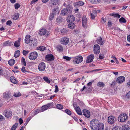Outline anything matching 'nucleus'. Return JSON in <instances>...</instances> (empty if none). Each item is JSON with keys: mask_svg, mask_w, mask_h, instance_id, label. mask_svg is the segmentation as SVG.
<instances>
[{"mask_svg": "<svg viewBox=\"0 0 130 130\" xmlns=\"http://www.w3.org/2000/svg\"><path fill=\"white\" fill-rule=\"evenodd\" d=\"M100 123L96 119H93L90 122V126L92 129L96 130Z\"/></svg>", "mask_w": 130, "mask_h": 130, "instance_id": "f257e3e1", "label": "nucleus"}, {"mask_svg": "<svg viewBox=\"0 0 130 130\" xmlns=\"http://www.w3.org/2000/svg\"><path fill=\"white\" fill-rule=\"evenodd\" d=\"M83 60V58L82 56L79 55L74 58L73 62L74 64H77L81 63Z\"/></svg>", "mask_w": 130, "mask_h": 130, "instance_id": "f03ea898", "label": "nucleus"}, {"mask_svg": "<svg viewBox=\"0 0 130 130\" xmlns=\"http://www.w3.org/2000/svg\"><path fill=\"white\" fill-rule=\"evenodd\" d=\"M128 116L126 114H122L118 117V120L121 122H125L127 119Z\"/></svg>", "mask_w": 130, "mask_h": 130, "instance_id": "7ed1b4c3", "label": "nucleus"}, {"mask_svg": "<svg viewBox=\"0 0 130 130\" xmlns=\"http://www.w3.org/2000/svg\"><path fill=\"white\" fill-rule=\"evenodd\" d=\"M38 56V54L36 52L31 53L29 55V58L31 60L36 59Z\"/></svg>", "mask_w": 130, "mask_h": 130, "instance_id": "20e7f679", "label": "nucleus"}, {"mask_svg": "<svg viewBox=\"0 0 130 130\" xmlns=\"http://www.w3.org/2000/svg\"><path fill=\"white\" fill-rule=\"evenodd\" d=\"M116 121L115 117L113 116H110L109 117L108 119V122L111 124H114Z\"/></svg>", "mask_w": 130, "mask_h": 130, "instance_id": "39448f33", "label": "nucleus"}, {"mask_svg": "<svg viewBox=\"0 0 130 130\" xmlns=\"http://www.w3.org/2000/svg\"><path fill=\"white\" fill-rule=\"evenodd\" d=\"M46 65L45 63L41 62L39 64L38 68L39 70L41 71H44L45 69Z\"/></svg>", "mask_w": 130, "mask_h": 130, "instance_id": "423d86ee", "label": "nucleus"}, {"mask_svg": "<svg viewBox=\"0 0 130 130\" xmlns=\"http://www.w3.org/2000/svg\"><path fill=\"white\" fill-rule=\"evenodd\" d=\"M72 8H70V9L67 7L66 9H63L61 11V14L63 15H66L68 13H70L71 11Z\"/></svg>", "mask_w": 130, "mask_h": 130, "instance_id": "0eeeda50", "label": "nucleus"}, {"mask_svg": "<svg viewBox=\"0 0 130 130\" xmlns=\"http://www.w3.org/2000/svg\"><path fill=\"white\" fill-rule=\"evenodd\" d=\"M69 38L66 37L62 38L60 41L61 43L64 45H67L69 43Z\"/></svg>", "mask_w": 130, "mask_h": 130, "instance_id": "6e6552de", "label": "nucleus"}, {"mask_svg": "<svg viewBox=\"0 0 130 130\" xmlns=\"http://www.w3.org/2000/svg\"><path fill=\"white\" fill-rule=\"evenodd\" d=\"M93 50L95 54H99L100 51V48L99 45L97 44L94 45Z\"/></svg>", "mask_w": 130, "mask_h": 130, "instance_id": "1a4fd4ad", "label": "nucleus"}, {"mask_svg": "<svg viewBox=\"0 0 130 130\" xmlns=\"http://www.w3.org/2000/svg\"><path fill=\"white\" fill-rule=\"evenodd\" d=\"M45 59L48 61H53L54 59V57L52 54H49L46 55Z\"/></svg>", "mask_w": 130, "mask_h": 130, "instance_id": "9d476101", "label": "nucleus"}, {"mask_svg": "<svg viewBox=\"0 0 130 130\" xmlns=\"http://www.w3.org/2000/svg\"><path fill=\"white\" fill-rule=\"evenodd\" d=\"M4 116L7 118H9L12 115V112L10 110H5L4 112Z\"/></svg>", "mask_w": 130, "mask_h": 130, "instance_id": "9b49d317", "label": "nucleus"}, {"mask_svg": "<svg viewBox=\"0 0 130 130\" xmlns=\"http://www.w3.org/2000/svg\"><path fill=\"white\" fill-rule=\"evenodd\" d=\"M125 80V77L122 76H119L116 79V82L119 83H122Z\"/></svg>", "mask_w": 130, "mask_h": 130, "instance_id": "f8f14e48", "label": "nucleus"}, {"mask_svg": "<svg viewBox=\"0 0 130 130\" xmlns=\"http://www.w3.org/2000/svg\"><path fill=\"white\" fill-rule=\"evenodd\" d=\"M59 0H51V5L50 6L51 8H54V6L58 5V1Z\"/></svg>", "mask_w": 130, "mask_h": 130, "instance_id": "ddd939ff", "label": "nucleus"}, {"mask_svg": "<svg viewBox=\"0 0 130 130\" xmlns=\"http://www.w3.org/2000/svg\"><path fill=\"white\" fill-rule=\"evenodd\" d=\"M94 56L93 54H91L89 56L86 60V62L89 63L92 61L94 59Z\"/></svg>", "mask_w": 130, "mask_h": 130, "instance_id": "4468645a", "label": "nucleus"}, {"mask_svg": "<svg viewBox=\"0 0 130 130\" xmlns=\"http://www.w3.org/2000/svg\"><path fill=\"white\" fill-rule=\"evenodd\" d=\"M84 115L87 118H89L90 116V111L86 109H84L83 111Z\"/></svg>", "mask_w": 130, "mask_h": 130, "instance_id": "2eb2a0df", "label": "nucleus"}, {"mask_svg": "<svg viewBox=\"0 0 130 130\" xmlns=\"http://www.w3.org/2000/svg\"><path fill=\"white\" fill-rule=\"evenodd\" d=\"M47 32L46 29H42L39 30L38 34L40 36L44 35L47 33Z\"/></svg>", "mask_w": 130, "mask_h": 130, "instance_id": "dca6fc26", "label": "nucleus"}, {"mask_svg": "<svg viewBox=\"0 0 130 130\" xmlns=\"http://www.w3.org/2000/svg\"><path fill=\"white\" fill-rule=\"evenodd\" d=\"M90 15L91 18L94 19L95 17L97 15V12L94 9L92 11V12L90 13Z\"/></svg>", "mask_w": 130, "mask_h": 130, "instance_id": "f3484780", "label": "nucleus"}, {"mask_svg": "<svg viewBox=\"0 0 130 130\" xmlns=\"http://www.w3.org/2000/svg\"><path fill=\"white\" fill-rule=\"evenodd\" d=\"M52 105V103H48L47 105L43 106L41 108V110L43 111H45L47 109Z\"/></svg>", "mask_w": 130, "mask_h": 130, "instance_id": "a211bd4d", "label": "nucleus"}, {"mask_svg": "<svg viewBox=\"0 0 130 130\" xmlns=\"http://www.w3.org/2000/svg\"><path fill=\"white\" fill-rule=\"evenodd\" d=\"M82 22L83 26L84 27H85L87 23V19L86 17H84L82 18Z\"/></svg>", "mask_w": 130, "mask_h": 130, "instance_id": "6ab92c4d", "label": "nucleus"}, {"mask_svg": "<svg viewBox=\"0 0 130 130\" xmlns=\"http://www.w3.org/2000/svg\"><path fill=\"white\" fill-rule=\"evenodd\" d=\"M21 39L20 38H18V40L16 41L14 43V46L16 47H18L20 45V42L21 41Z\"/></svg>", "mask_w": 130, "mask_h": 130, "instance_id": "aec40b11", "label": "nucleus"}, {"mask_svg": "<svg viewBox=\"0 0 130 130\" xmlns=\"http://www.w3.org/2000/svg\"><path fill=\"white\" fill-rule=\"evenodd\" d=\"M31 37V36L29 35H27L26 36L25 39V42L27 44L29 43L31 41L30 38Z\"/></svg>", "mask_w": 130, "mask_h": 130, "instance_id": "412c9836", "label": "nucleus"}, {"mask_svg": "<svg viewBox=\"0 0 130 130\" xmlns=\"http://www.w3.org/2000/svg\"><path fill=\"white\" fill-rule=\"evenodd\" d=\"M68 27L69 28L72 29L75 28V25L74 23L71 22L68 24Z\"/></svg>", "mask_w": 130, "mask_h": 130, "instance_id": "4be33fe9", "label": "nucleus"}, {"mask_svg": "<svg viewBox=\"0 0 130 130\" xmlns=\"http://www.w3.org/2000/svg\"><path fill=\"white\" fill-rule=\"evenodd\" d=\"M105 42L104 40H103L102 38L98 39L97 43L100 45H102Z\"/></svg>", "mask_w": 130, "mask_h": 130, "instance_id": "5701e85b", "label": "nucleus"}, {"mask_svg": "<svg viewBox=\"0 0 130 130\" xmlns=\"http://www.w3.org/2000/svg\"><path fill=\"white\" fill-rule=\"evenodd\" d=\"M75 110L78 114L82 115V113L80 108L79 107H77L75 108Z\"/></svg>", "mask_w": 130, "mask_h": 130, "instance_id": "b1692460", "label": "nucleus"}, {"mask_svg": "<svg viewBox=\"0 0 130 130\" xmlns=\"http://www.w3.org/2000/svg\"><path fill=\"white\" fill-rule=\"evenodd\" d=\"M70 1H68L65 2L63 5L64 6H67V7L69 8V9H70V8H72V7L70 5Z\"/></svg>", "mask_w": 130, "mask_h": 130, "instance_id": "393cba45", "label": "nucleus"}, {"mask_svg": "<svg viewBox=\"0 0 130 130\" xmlns=\"http://www.w3.org/2000/svg\"><path fill=\"white\" fill-rule=\"evenodd\" d=\"M10 80L12 83L16 84L17 83V81L14 77L11 76L10 78Z\"/></svg>", "mask_w": 130, "mask_h": 130, "instance_id": "a878e982", "label": "nucleus"}, {"mask_svg": "<svg viewBox=\"0 0 130 130\" xmlns=\"http://www.w3.org/2000/svg\"><path fill=\"white\" fill-rule=\"evenodd\" d=\"M10 94L9 92H4L3 94V97L6 99L9 98L10 96Z\"/></svg>", "mask_w": 130, "mask_h": 130, "instance_id": "bb28decb", "label": "nucleus"}, {"mask_svg": "<svg viewBox=\"0 0 130 130\" xmlns=\"http://www.w3.org/2000/svg\"><path fill=\"white\" fill-rule=\"evenodd\" d=\"M31 45L33 46H36L37 43V42L36 40L34 39V40H32L31 41Z\"/></svg>", "mask_w": 130, "mask_h": 130, "instance_id": "cd10ccee", "label": "nucleus"}, {"mask_svg": "<svg viewBox=\"0 0 130 130\" xmlns=\"http://www.w3.org/2000/svg\"><path fill=\"white\" fill-rule=\"evenodd\" d=\"M104 128V125L102 124H100L98 127V130H103Z\"/></svg>", "mask_w": 130, "mask_h": 130, "instance_id": "c85d7f7f", "label": "nucleus"}, {"mask_svg": "<svg viewBox=\"0 0 130 130\" xmlns=\"http://www.w3.org/2000/svg\"><path fill=\"white\" fill-rule=\"evenodd\" d=\"M57 50L59 52H61L63 51V47L62 45H58L56 47Z\"/></svg>", "mask_w": 130, "mask_h": 130, "instance_id": "c756f323", "label": "nucleus"}, {"mask_svg": "<svg viewBox=\"0 0 130 130\" xmlns=\"http://www.w3.org/2000/svg\"><path fill=\"white\" fill-rule=\"evenodd\" d=\"M15 63V61L13 59H10L8 62L9 64L11 66L13 65Z\"/></svg>", "mask_w": 130, "mask_h": 130, "instance_id": "7c9ffc66", "label": "nucleus"}, {"mask_svg": "<svg viewBox=\"0 0 130 130\" xmlns=\"http://www.w3.org/2000/svg\"><path fill=\"white\" fill-rule=\"evenodd\" d=\"M20 52L19 50H17L15 51L14 55V56L15 57L17 58L18 57L20 54Z\"/></svg>", "mask_w": 130, "mask_h": 130, "instance_id": "2f4dec72", "label": "nucleus"}, {"mask_svg": "<svg viewBox=\"0 0 130 130\" xmlns=\"http://www.w3.org/2000/svg\"><path fill=\"white\" fill-rule=\"evenodd\" d=\"M56 6V7L54 8V9L53 10L52 13H54V14H57L58 10V6Z\"/></svg>", "mask_w": 130, "mask_h": 130, "instance_id": "473e14b6", "label": "nucleus"}, {"mask_svg": "<svg viewBox=\"0 0 130 130\" xmlns=\"http://www.w3.org/2000/svg\"><path fill=\"white\" fill-rule=\"evenodd\" d=\"M68 22H73L74 21V17L73 15H71L70 17H69Z\"/></svg>", "mask_w": 130, "mask_h": 130, "instance_id": "72a5a7b5", "label": "nucleus"}, {"mask_svg": "<svg viewBox=\"0 0 130 130\" xmlns=\"http://www.w3.org/2000/svg\"><path fill=\"white\" fill-rule=\"evenodd\" d=\"M129 129V127L127 125H125L122 126V129L123 130H128Z\"/></svg>", "mask_w": 130, "mask_h": 130, "instance_id": "f704fd0d", "label": "nucleus"}, {"mask_svg": "<svg viewBox=\"0 0 130 130\" xmlns=\"http://www.w3.org/2000/svg\"><path fill=\"white\" fill-rule=\"evenodd\" d=\"M98 86L100 87H104L105 86L104 84L102 82H99L97 84Z\"/></svg>", "mask_w": 130, "mask_h": 130, "instance_id": "c9c22d12", "label": "nucleus"}, {"mask_svg": "<svg viewBox=\"0 0 130 130\" xmlns=\"http://www.w3.org/2000/svg\"><path fill=\"white\" fill-rule=\"evenodd\" d=\"M119 21L121 23H125L126 22V20L123 17H121L119 19Z\"/></svg>", "mask_w": 130, "mask_h": 130, "instance_id": "e433bc0d", "label": "nucleus"}, {"mask_svg": "<svg viewBox=\"0 0 130 130\" xmlns=\"http://www.w3.org/2000/svg\"><path fill=\"white\" fill-rule=\"evenodd\" d=\"M110 15L113 16L114 17H117L118 18H119L121 17V15L118 14L111 13L110 14Z\"/></svg>", "mask_w": 130, "mask_h": 130, "instance_id": "4c0bfd02", "label": "nucleus"}, {"mask_svg": "<svg viewBox=\"0 0 130 130\" xmlns=\"http://www.w3.org/2000/svg\"><path fill=\"white\" fill-rule=\"evenodd\" d=\"M18 125V123H16L11 128V130H15Z\"/></svg>", "mask_w": 130, "mask_h": 130, "instance_id": "58836bf2", "label": "nucleus"}, {"mask_svg": "<svg viewBox=\"0 0 130 130\" xmlns=\"http://www.w3.org/2000/svg\"><path fill=\"white\" fill-rule=\"evenodd\" d=\"M43 79L45 82L48 83H50L51 82L50 80L47 77H44Z\"/></svg>", "mask_w": 130, "mask_h": 130, "instance_id": "ea45409f", "label": "nucleus"}, {"mask_svg": "<svg viewBox=\"0 0 130 130\" xmlns=\"http://www.w3.org/2000/svg\"><path fill=\"white\" fill-rule=\"evenodd\" d=\"M19 14H15L13 16V19L14 20L17 19L19 18Z\"/></svg>", "mask_w": 130, "mask_h": 130, "instance_id": "a19ab883", "label": "nucleus"}, {"mask_svg": "<svg viewBox=\"0 0 130 130\" xmlns=\"http://www.w3.org/2000/svg\"><path fill=\"white\" fill-rule=\"evenodd\" d=\"M37 48L38 50L41 51H43L45 50L46 48L43 46H40L39 47H38Z\"/></svg>", "mask_w": 130, "mask_h": 130, "instance_id": "79ce46f5", "label": "nucleus"}, {"mask_svg": "<svg viewBox=\"0 0 130 130\" xmlns=\"http://www.w3.org/2000/svg\"><path fill=\"white\" fill-rule=\"evenodd\" d=\"M21 94L19 92L15 93L14 94L13 96L15 97H18L20 96Z\"/></svg>", "mask_w": 130, "mask_h": 130, "instance_id": "37998d69", "label": "nucleus"}, {"mask_svg": "<svg viewBox=\"0 0 130 130\" xmlns=\"http://www.w3.org/2000/svg\"><path fill=\"white\" fill-rule=\"evenodd\" d=\"M10 45V42L8 41L5 42L3 44V46H8Z\"/></svg>", "mask_w": 130, "mask_h": 130, "instance_id": "c03bdc74", "label": "nucleus"}, {"mask_svg": "<svg viewBox=\"0 0 130 130\" xmlns=\"http://www.w3.org/2000/svg\"><path fill=\"white\" fill-rule=\"evenodd\" d=\"M62 21V19L60 17H58L56 19L57 22L58 23H60Z\"/></svg>", "mask_w": 130, "mask_h": 130, "instance_id": "a18cd8bd", "label": "nucleus"}, {"mask_svg": "<svg viewBox=\"0 0 130 130\" xmlns=\"http://www.w3.org/2000/svg\"><path fill=\"white\" fill-rule=\"evenodd\" d=\"M57 108L60 109H62L63 108V107L62 105L61 104H58L56 105Z\"/></svg>", "mask_w": 130, "mask_h": 130, "instance_id": "49530a36", "label": "nucleus"}, {"mask_svg": "<svg viewBox=\"0 0 130 130\" xmlns=\"http://www.w3.org/2000/svg\"><path fill=\"white\" fill-rule=\"evenodd\" d=\"M55 14H54V13H52L50 14L49 17V20H52L54 17V16Z\"/></svg>", "mask_w": 130, "mask_h": 130, "instance_id": "de8ad7c7", "label": "nucleus"}, {"mask_svg": "<svg viewBox=\"0 0 130 130\" xmlns=\"http://www.w3.org/2000/svg\"><path fill=\"white\" fill-rule=\"evenodd\" d=\"M21 62H22V64H23L25 66H26V62H25V59L24 58L22 57V58Z\"/></svg>", "mask_w": 130, "mask_h": 130, "instance_id": "09e8293b", "label": "nucleus"}, {"mask_svg": "<svg viewBox=\"0 0 130 130\" xmlns=\"http://www.w3.org/2000/svg\"><path fill=\"white\" fill-rule=\"evenodd\" d=\"M84 4V2L82 1H79L77 2L76 3V4L77 5L82 6Z\"/></svg>", "mask_w": 130, "mask_h": 130, "instance_id": "8fccbe9b", "label": "nucleus"}, {"mask_svg": "<svg viewBox=\"0 0 130 130\" xmlns=\"http://www.w3.org/2000/svg\"><path fill=\"white\" fill-rule=\"evenodd\" d=\"M90 1L91 3L94 4H96L98 3L100 0H90Z\"/></svg>", "mask_w": 130, "mask_h": 130, "instance_id": "3c124183", "label": "nucleus"}, {"mask_svg": "<svg viewBox=\"0 0 130 130\" xmlns=\"http://www.w3.org/2000/svg\"><path fill=\"white\" fill-rule=\"evenodd\" d=\"M29 53V51L28 50H23V54L25 56L27 55Z\"/></svg>", "mask_w": 130, "mask_h": 130, "instance_id": "603ef678", "label": "nucleus"}, {"mask_svg": "<svg viewBox=\"0 0 130 130\" xmlns=\"http://www.w3.org/2000/svg\"><path fill=\"white\" fill-rule=\"evenodd\" d=\"M121 127L119 126H117L114 127L112 130H121Z\"/></svg>", "mask_w": 130, "mask_h": 130, "instance_id": "864d4df0", "label": "nucleus"}, {"mask_svg": "<svg viewBox=\"0 0 130 130\" xmlns=\"http://www.w3.org/2000/svg\"><path fill=\"white\" fill-rule=\"evenodd\" d=\"M63 59H64L70 61L71 59V57H70L67 56H64L63 57Z\"/></svg>", "mask_w": 130, "mask_h": 130, "instance_id": "5fc2aeb1", "label": "nucleus"}, {"mask_svg": "<svg viewBox=\"0 0 130 130\" xmlns=\"http://www.w3.org/2000/svg\"><path fill=\"white\" fill-rule=\"evenodd\" d=\"M34 115H35L37 114V113H38L39 112H40V110L39 109H37L36 110H35L34 111Z\"/></svg>", "mask_w": 130, "mask_h": 130, "instance_id": "6e6d98bb", "label": "nucleus"}, {"mask_svg": "<svg viewBox=\"0 0 130 130\" xmlns=\"http://www.w3.org/2000/svg\"><path fill=\"white\" fill-rule=\"evenodd\" d=\"M65 112L67 114H68L69 115H70L71 113V111L68 109H66L65 110Z\"/></svg>", "mask_w": 130, "mask_h": 130, "instance_id": "4d7b16f0", "label": "nucleus"}, {"mask_svg": "<svg viewBox=\"0 0 130 130\" xmlns=\"http://www.w3.org/2000/svg\"><path fill=\"white\" fill-rule=\"evenodd\" d=\"M20 6V5L18 3H16L14 5L15 8L16 9H18Z\"/></svg>", "mask_w": 130, "mask_h": 130, "instance_id": "13d9d810", "label": "nucleus"}, {"mask_svg": "<svg viewBox=\"0 0 130 130\" xmlns=\"http://www.w3.org/2000/svg\"><path fill=\"white\" fill-rule=\"evenodd\" d=\"M21 71L25 73L27 72V71L26 70L25 67L24 66H23L21 69Z\"/></svg>", "mask_w": 130, "mask_h": 130, "instance_id": "bf43d9fd", "label": "nucleus"}, {"mask_svg": "<svg viewBox=\"0 0 130 130\" xmlns=\"http://www.w3.org/2000/svg\"><path fill=\"white\" fill-rule=\"evenodd\" d=\"M12 24V22L11 21L9 20L7 21L6 23V24L7 25L10 26Z\"/></svg>", "mask_w": 130, "mask_h": 130, "instance_id": "052dcab7", "label": "nucleus"}, {"mask_svg": "<svg viewBox=\"0 0 130 130\" xmlns=\"http://www.w3.org/2000/svg\"><path fill=\"white\" fill-rule=\"evenodd\" d=\"M3 70L0 67V75H3Z\"/></svg>", "mask_w": 130, "mask_h": 130, "instance_id": "680f3d73", "label": "nucleus"}, {"mask_svg": "<svg viewBox=\"0 0 130 130\" xmlns=\"http://www.w3.org/2000/svg\"><path fill=\"white\" fill-rule=\"evenodd\" d=\"M55 87V92H57L59 91L57 85H56Z\"/></svg>", "mask_w": 130, "mask_h": 130, "instance_id": "e2e57ef3", "label": "nucleus"}, {"mask_svg": "<svg viewBox=\"0 0 130 130\" xmlns=\"http://www.w3.org/2000/svg\"><path fill=\"white\" fill-rule=\"evenodd\" d=\"M61 33L63 34H64L66 33V31L65 29H63L61 30Z\"/></svg>", "mask_w": 130, "mask_h": 130, "instance_id": "0e129e2a", "label": "nucleus"}, {"mask_svg": "<svg viewBox=\"0 0 130 130\" xmlns=\"http://www.w3.org/2000/svg\"><path fill=\"white\" fill-rule=\"evenodd\" d=\"M103 56H104L102 54H100L99 55V58L100 59H103L104 58Z\"/></svg>", "mask_w": 130, "mask_h": 130, "instance_id": "69168bd1", "label": "nucleus"}, {"mask_svg": "<svg viewBox=\"0 0 130 130\" xmlns=\"http://www.w3.org/2000/svg\"><path fill=\"white\" fill-rule=\"evenodd\" d=\"M127 98L129 99H130V91L129 92L126 94Z\"/></svg>", "mask_w": 130, "mask_h": 130, "instance_id": "338daca9", "label": "nucleus"}, {"mask_svg": "<svg viewBox=\"0 0 130 130\" xmlns=\"http://www.w3.org/2000/svg\"><path fill=\"white\" fill-rule=\"evenodd\" d=\"M19 121L20 124H21L23 122V120L21 118L19 119Z\"/></svg>", "mask_w": 130, "mask_h": 130, "instance_id": "774afa93", "label": "nucleus"}]
</instances>
